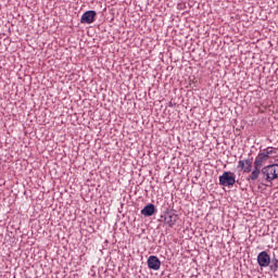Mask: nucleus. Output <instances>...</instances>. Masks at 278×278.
Here are the masks:
<instances>
[{"label":"nucleus","instance_id":"obj_7","mask_svg":"<svg viewBox=\"0 0 278 278\" xmlns=\"http://www.w3.org/2000/svg\"><path fill=\"white\" fill-rule=\"evenodd\" d=\"M268 160H270V157L265 152L258 153V155L256 156V159L254 161V166L262 167V165L265 162H268Z\"/></svg>","mask_w":278,"mask_h":278},{"label":"nucleus","instance_id":"obj_11","mask_svg":"<svg viewBox=\"0 0 278 278\" xmlns=\"http://www.w3.org/2000/svg\"><path fill=\"white\" fill-rule=\"evenodd\" d=\"M269 269L271 270V273H277L278 270V258L277 257H273L269 264Z\"/></svg>","mask_w":278,"mask_h":278},{"label":"nucleus","instance_id":"obj_8","mask_svg":"<svg viewBox=\"0 0 278 278\" xmlns=\"http://www.w3.org/2000/svg\"><path fill=\"white\" fill-rule=\"evenodd\" d=\"M142 216H153L155 214V205L148 204L141 210Z\"/></svg>","mask_w":278,"mask_h":278},{"label":"nucleus","instance_id":"obj_6","mask_svg":"<svg viewBox=\"0 0 278 278\" xmlns=\"http://www.w3.org/2000/svg\"><path fill=\"white\" fill-rule=\"evenodd\" d=\"M160 266H162V262H160L157 256L152 255L148 258V267L151 268V270H160Z\"/></svg>","mask_w":278,"mask_h":278},{"label":"nucleus","instance_id":"obj_9","mask_svg":"<svg viewBox=\"0 0 278 278\" xmlns=\"http://www.w3.org/2000/svg\"><path fill=\"white\" fill-rule=\"evenodd\" d=\"M164 220H165L166 225H168V227H173L175 225V223H177V214L167 213L165 215Z\"/></svg>","mask_w":278,"mask_h":278},{"label":"nucleus","instance_id":"obj_3","mask_svg":"<svg viewBox=\"0 0 278 278\" xmlns=\"http://www.w3.org/2000/svg\"><path fill=\"white\" fill-rule=\"evenodd\" d=\"M257 264L261 268H268L270 266V255L263 251L257 255Z\"/></svg>","mask_w":278,"mask_h":278},{"label":"nucleus","instance_id":"obj_1","mask_svg":"<svg viewBox=\"0 0 278 278\" xmlns=\"http://www.w3.org/2000/svg\"><path fill=\"white\" fill-rule=\"evenodd\" d=\"M261 176L267 184H273L275 179H278V164H271L261 169Z\"/></svg>","mask_w":278,"mask_h":278},{"label":"nucleus","instance_id":"obj_10","mask_svg":"<svg viewBox=\"0 0 278 278\" xmlns=\"http://www.w3.org/2000/svg\"><path fill=\"white\" fill-rule=\"evenodd\" d=\"M262 167L254 165V169L252 170L251 175H250V179L252 181H255L260 178V176L262 175Z\"/></svg>","mask_w":278,"mask_h":278},{"label":"nucleus","instance_id":"obj_12","mask_svg":"<svg viewBox=\"0 0 278 278\" xmlns=\"http://www.w3.org/2000/svg\"><path fill=\"white\" fill-rule=\"evenodd\" d=\"M263 153L267 154V157H270V155H275L277 151H275L273 148H266L263 150Z\"/></svg>","mask_w":278,"mask_h":278},{"label":"nucleus","instance_id":"obj_4","mask_svg":"<svg viewBox=\"0 0 278 278\" xmlns=\"http://www.w3.org/2000/svg\"><path fill=\"white\" fill-rule=\"evenodd\" d=\"M94 16H97V11H86L80 18V23L84 25H90L94 23Z\"/></svg>","mask_w":278,"mask_h":278},{"label":"nucleus","instance_id":"obj_2","mask_svg":"<svg viewBox=\"0 0 278 278\" xmlns=\"http://www.w3.org/2000/svg\"><path fill=\"white\" fill-rule=\"evenodd\" d=\"M236 185V174L231 172H224L222 176H219V186H225L227 188H231V186Z\"/></svg>","mask_w":278,"mask_h":278},{"label":"nucleus","instance_id":"obj_5","mask_svg":"<svg viewBox=\"0 0 278 278\" xmlns=\"http://www.w3.org/2000/svg\"><path fill=\"white\" fill-rule=\"evenodd\" d=\"M238 168H241L243 173H251L253 170V159H247L238 162Z\"/></svg>","mask_w":278,"mask_h":278}]
</instances>
